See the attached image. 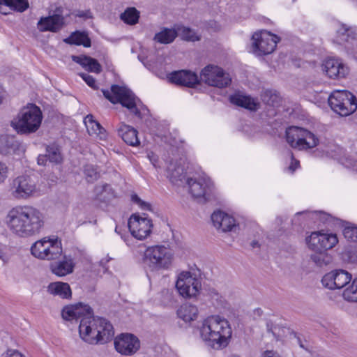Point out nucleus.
I'll return each mask as SVG.
<instances>
[{
  "label": "nucleus",
  "instance_id": "052dcab7",
  "mask_svg": "<svg viewBox=\"0 0 357 357\" xmlns=\"http://www.w3.org/2000/svg\"><path fill=\"white\" fill-rule=\"evenodd\" d=\"M297 339H298V344H299L300 347H302V348H304V345H303V343L301 342V339H300L299 337H298Z\"/></svg>",
  "mask_w": 357,
  "mask_h": 357
},
{
  "label": "nucleus",
  "instance_id": "13d9d810",
  "mask_svg": "<svg viewBox=\"0 0 357 357\" xmlns=\"http://www.w3.org/2000/svg\"><path fill=\"white\" fill-rule=\"evenodd\" d=\"M251 246L252 248H257V247H259V244L257 241H253L252 243H251Z\"/></svg>",
  "mask_w": 357,
  "mask_h": 357
},
{
  "label": "nucleus",
  "instance_id": "2f4dec72",
  "mask_svg": "<svg viewBox=\"0 0 357 357\" xmlns=\"http://www.w3.org/2000/svg\"><path fill=\"white\" fill-rule=\"evenodd\" d=\"M63 42L69 45H83L85 47H89L91 45V40L87 33L84 31H76L65 38Z\"/></svg>",
  "mask_w": 357,
  "mask_h": 357
},
{
  "label": "nucleus",
  "instance_id": "c85d7f7f",
  "mask_svg": "<svg viewBox=\"0 0 357 357\" xmlns=\"http://www.w3.org/2000/svg\"><path fill=\"white\" fill-rule=\"evenodd\" d=\"M72 60L79 63L89 72L98 74L102 71V67L99 62L89 56H72Z\"/></svg>",
  "mask_w": 357,
  "mask_h": 357
},
{
  "label": "nucleus",
  "instance_id": "a19ab883",
  "mask_svg": "<svg viewBox=\"0 0 357 357\" xmlns=\"http://www.w3.org/2000/svg\"><path fill=\"white\" fill-rule=\"evenodd\" d=\"M261 99L266 105L273 107L278 106L281 101L280 96L271 90L266 91L261 96Z\"/></svg>",
  "mask_w": 357,
  "mask_h": 357
},
{
  "label": "nucleus",
  "instance_id": "c03bdc74",
  "mask_svg": "<svg viewBox=\"0 0 357 357\" xmlns=\"http://www.w3.org/2000/svg\"><path fill=\"white\" fill-rule=\"evenodd\" d=\"M84 174L89 183H93L99 178V173L93 165H86L84 167Z\"/></svg>",
  "mask_w": 357,
  "mask_h": 357
},
{
  "label": "nucleus",
  "instance_id": "49530a36",
  "mask_svg": "<svg viewBox=\"0 0 357 357\" xmlns=\"http://www.w3.org/2000/svg\"><path fill=\"white\" fill-rule=\"evenodd\" d=\"M131 200L136 204H137L140 208L142 210H145V211H151V205L148 203V202H146L143 200H142L136 194H134V195H132L131 196Z\"/></svg>",
  "mask_w": 357,
  "mask_h": 357
},
{
  "label": "nucleus",
  "instance_id": "f03ea898",
  "mask_svg": "<svg viewBox=\"0 0 357 357\" xmlns=\"http://www.w3.org/2000/svg\"><path fill=\"white\" fill-rule=\"evenodd\" d=\"M6 218L9 230L21 238L38 235L44 229L45 222L44 214L29 205L13 208Z\"/></svg>",
  "mask_w": 357,
  "mask_h": 357
},
{
  "label": "nucleus",
  "instance_id": "e2e57ef3",
  "mask_svg": "<svg viewBox=\"0 0 357 357\" xmlns=\"http://www.w3.org/2000/svg\"><path fill=\"white\" fill-rule=\"evenodd\" d=\"M150 160L151 161V162L153 163V165L154 166H155V160H152L151 158H150Z\"/></svg>",
  "mask_w": 357,
  "mask_h": 357
},
{
  "label": "nucleus",
  "instance_id": "f8f14e48",
  "mask_svg": "<svg viewBox=\"0 0 357 357\" xmlns=\"http://www.w3.org/2000/svg\"><path fill=\"white\" fill-rule=\"evenodd\" d=\"M201 287L200 280L189 271L181 272L176 282L178 291L184 298L195 297L199 293Z\"/></svg>",
  "mask_w": 357,
  "mask_h": 357
},
{
  "label": "nucleus",
  "instance_id": "a211bd4d",
  "mask_svg": "<svg viewBox=\"0 0 357 357\" xmlns=\"http://www.w3.org/2000/svg\"><path fill=\"white\" fill-rule=\"evenodd\" d=\"M187 183L189 186L190 192L193 197L202 199L204 202L208 199V196L213 186L210 178L206 177L190 178H188Z\"/></svg>",
  "mask_w": 357,
  "mask_h": 357
},
{
  "label": "nucleus",
  "instance_id": "c9c22d12",
  "mask_svg": "<svg viewBox=\"0 0 357 357\" xmlns=\"http://www.w3.org/2000/svg\"><path fill=\"white\" fill-rule=\"evenodd\" d=\"M96 198L106 202L115 197V192L110 185L105 183L101 185H96L94 189Z\"/></svg>",
  "mask_w": 357,
  "mask_h": 357
},
{
  "label": "nucleus",
  "instance_id": "aec40b11",
  "mask_svg": "<svg viewBox=\"0 0 357 357\" xmlns=\"http://www.w3.org/2000/svg\"><path fill=\"white\" fill-rule=\"evenodd\" d=\"M59 165L63 161V155L61 146L54 142L50 144L45 147V153L38 156L37 162L39 165H46L47 162Z\"/></svg>",
  "mask_w": 357,
  "mask_h": 357
},
{
  "label": "nucleus",
  "instance_id": "4c0bfd02",
  "mask_svg": "<svg viewBox=\"0 0 357 357\" xmlns=\"http://www.w3.org/2000/svg\"><path fill=\"white\" fill-rule=\"evenodd\" d=\"M310 259L316 266L323 267L332 261V257L327 251H317L311 255Z\"/></svg>",
  "mask_w": 357,
  "mask_h": 357
},
{
  "label": "nucleus",
  "instance_id": "72a5a7b5",
  "mask_svg": "<svg viewBox=\"0 0 357 357\" xmlns=\"http://www.w3.org/2000/svg\"><path fill=\"white\" fill-rule=\"evenodd\" d=\"M179 318L185 322H190L195 320L198 314V309L195 305L191 304H183L177 311Z\"/></svg>",
  "mask_w": 357,
  "mask_h": 357
},
{
  "label": "nucleus",
  "instance_id": "6e6d98bb",
  "mask_svg": "<svg viewBox=\"0 0 357 357\" xmlns=\"http://www.w3.org/2000/svg\"><path fill=\"white\" fill-rule=\"evenodd\" d=\"M3 247L2 244H0V259H3L5 256Z\"/></svg>",
  "mask_w": 357,
  "mask_h": 357
},
{
  "label": "nucleus",
  "instance_id": "58836bf2",
  "mask_svg": "<svg viewBox=\"0 0 357 357\" xmlns=\"http://www.w3.org/2000/svg\"><path fill=\"white\" fill-rule=\"evenodd\" d=\"M48 238L49 237H44L42 239L36 241L31 245V253L33 256L39 259H43Z\"/></svg>",
  "mask_w": 357,
  "mask_h": 357
},
{
  "label": "nucleus",
  "instance_id": "4468645a",
  "mask_svg": "<svg viewBox=\"0 0 357 357\" xmlns=\"http://www.w3.org/2000/svg\"><path fill=\"white\" fill-rule=\"evenodd\" d=\"M309 249L314 252L327 251L332 249L338 242L335 234L314 231L305 238Z\"/></svg>",
  "mask_w": 357,
  "mask_h": 357
},
{
  "label": "nucleus",
  "instance_id": "b1692460",
  "mask_svg": "<svg viewBox=\"0 0 357 357\" xmlns=\"http://www.w3.org/2000/svg\"><path fill=\"white\" fill-rule=\"evenodd\" d=\"M119 136L128 145L137 146L140 144L139 139L137 137L138 132L133 127L121 123L117 128Z\"/></svg>",
  "mask_w": 357,
  "mask_h": 357
},
{
  "label": "nucleus",
  "instance_id": "7ed1b4c3",
  "mask_svg": "<svg viewBox=\"0 0 357 357\" xmlns=\"http://www.w3.org/2000/svg\"><path fill=\"white\" fill-rule=\"evenodd\" d=\"M199 333L208 346L218 350L229 344L232 330L227 319L219 316H211L204 320L199 327Z\"/></svg>",
  "mask_w": 357,
  "mask_h": 357
},
{
  "label": "nucleus",
  "instance_id": "473e14b6",
  "mask_svg": "<svg viewBox=\"0 0 357 357\" xmlns=\"http://www.w3.org/2000/svg\"><path fill=\"white\" fill-rule=\"evenodd\" d=\"M3 6L22 13L29 8V2L27 0H0V13L6 15L7 12L2 10Z\"/></svg>",
  "mask_w": 357,
  "mask_h": 357
},
{
  "label": "nucleus",
  "instance_id": "603ef678",
  "mask_svg": "<svg viewBox=\"0 0 357 357\" xmlns=\"http://www.w3.org/2000/svg\"><path fill=\"white\" fill-rule=\"evenodd\" d=\"M261 357H281L280 354L274 350H266L261 354Z\"/></svg>",
  "mask_w": 357,
  "mask_h": 357
},
{
  "label": "nucleus",
  "instance_id": "ea45409f",
  "mask_svg": "<svg viewBox=\"0 0 357 357\" xmlns=\"http://www.w3.org/2000/svg\"><path fill=\"white\" fill-rule=\"evenodd\" d=\"M167 173L172 182L181 181L184 178L183 167L174 164L172 162L167 166Z\"/></svg>",
  "mask_w": 357,
  "mask_h": 357
},
{
  "label": "nucleus",
  "instance_id": "f704fd0d",
  "mask_svg": "<svg viewBox=\"0 0 357 357\" xmlns=\"http://www.w3.org/2000/svg\"><path fill=\"white\" fill-rule=\"evenodd\" d=\"M178 36L175 29L162 28L161 31L155 34L153 40L160 44H169L172 43Z\"/></svg>",
  "mask_w": 357,
  "mask_h": 357
},
{
  "label": "nucleus",
  "instance_id": "680f3d73",
  "mask_svg": "<svg viewBox=\"0 0 357 357\" xmlns=\"http://www.w3.org/2000/svg\"><path fill=\"white\" fill-rule=\"evenodd\" d=\"M107 261H109V259H107V260L105 261V262L104 261V259H102V260L100 261V264H101V265H104V264H105V263H107Z\"/></svg>",
  "mask_w": 357,
  "mask_h": 357
},
{
  "label": "nucleus",
  "instance_id": "864d4df0",
  "mask_svg": "<svg viewBox=\"0 0 357 357\" xmlns=\"http://www.w3.org/2000/svg\"><path fill=\"white\" fill-rule=\"evenodd\" d=\"M291 165H289V169L292 171V172H294L298 167V165H299V161L298 160H294V156H293V154L291 153Z\"/></svg>",
  "mask_w": 357,
  "mask_h": 357
},
{
  "label": "nucleus",
  "instance_id": "ddd939ff",
  "mask_svg": "<svg viewBox=\"0 0 357 357\" xmlns=\"http://www.w3.org/2000/svg\"><path fill=\"white\" fill-rule=\"evenodd\" d=\"M37 192L34 181L28 176H20L13 181L10 194L17 199H27Z\"/></svg>",
  "mask_w": 357,
  "mask_h": 357
},
{
  "label": "nucleus",
  "instance_id": "9b49d317",
  "mask_svg": "<svg viewBox=\"0 0 357 357\" xmlns=\"http://www.w3.org/2000/svg\"><path fill=\"white\" fill-rule=\"evenodd\" d=\"M336 42L344 45L347 52L357 59V26L341 23L336 31Z\"/></svg>",
  "mask_w": 357,
  "mask_h": 357
},
{
  "label": "nucleus",
  "instance_id": "a878e982",
  "mask_svg": "<svg viewBox=\"0 0 357 357\" xmlns=\"http://www.w3.org/2000/svg\"><path fill=\"white\" fill-rule=\"evenodd\" d=\"M75 263L70 256L64 255L62 260L52 263L50 266L52 272L57 276L62 277L73 272Z\"/></svg>",
  "mask_w": 357,
  "mask_h": 357
},
{
  "label": "nucleus",
  "instance_id": "6ab92c4d",
  "mask_svg": "<svg viewBox=\"0 0 357 357\" xmlns=\"http://www.w3.org/2000/svg\"><path fill=\"white\" fill-rule=\"evenodd\" d=\"M168 79L172 83L187 87H194L199 84L197 75L195 73L185 70L171 73Z\"/></svg>",
  "mask_w": 357,
  "mask_h": 357
},
{
  "label": "nucleus",
  "instance_id": "6e6552de",
  "mask_svg": "<svg viewBox=\"0 0 357 357\" xmlns=\"http://www.w3.org/2000/svg\"><path fill=\"white\" fill-rule=\"evenodd\" d=\"M286 139L292 148L299 150L312 149L319 144V139L314 133L296 126L286 130Z\"/></svg>",
  "mask_w": 357,
  "mask_h": 357
},
{
  "label": "nucleus",
  "instance_id": "a18cd8bd",
  "mask_svg": "<svg viewBox=\"0 0 357 357\" xmlns=\"http://www.w3.org/2000/svg\"><path fill=\"white\" fill-rule=\"evenodd\" d=\"M343 234L348 241L357 242V227H346L343 230Z\"/></svg>",
  "mask_w": 357,
  "mask_h": 357
},
{
  "label": "nucleus",
  "instance_id": "bb28decb",
  "mask_svg": "<svg viewBox=\"0 0 357 357\" xmlns=\"http://www.w3.org/2000/svg\"><path fill=\"white\" fill-rule=\"evenodd\" d=\"M22 145L14 136L4 135L0 136V153L8 155L21 151Z\"/></svg>",
  "mask_w": 357,
  "mask_h": 357
},
{
  "label": "nucleus",
  "instance_id": "5fc2aeb1",
  "mask_svg": "<svg viewBox=\"0 0 357 357\" xmlns=\"http://www.w3.org/2000/svg\"><path fill=\"white\" fill-rule=\"evenodd\" d=\"M77 15L79 17H84L86 19H89L92 17L91 13L89 10L81 11Z\"/></svg>",
  "mask_w": 357,
  "mask_h": 357
},
{
  "label": "nucleus",
  "instance_id": "cd10ccee",
  "mask_svg": "<svg viewBox=\"0 0 357 357\" xmlns=\"http://www.w3.org/2000/svg\"><path fill=\"white\" fill-rule=\"evenodd\" d=\"M45 249L46 250L43 260H54L59 259L63 253L61 242L57 238H52L49 237Z\"/></svg>",
  "mask_w": 357,
  "mask_h": 357
},
{
  "label": "nucleus",
  "instance_id": "4be33fe9",
  "mask_svg": "<svg viewBox=\"0 0 357 357\" xmlns=\"http://www.w3.org/2000/svg\"><path fill=\"white\" fill-rule=\"evenodd\" d=\"M323 68L330 78L344 77L349 73L348 67L338 59H327L323 64Z\"/></svg>",
  "mask_w": 357,
  "mask_h": 357
},
{
  "label": "nucleus",
  "instance_id": "39448f33",
  "mask_svg": "<svg viewBox=\"0 0 357 357\" xmlns=\"http://www.w3.org/2000/svg\"><path fill=\"white\" fill-rule=\"evenodd\" d=\"M42 119L43 114L40 107L31 104L20 111L17 117L11 121V126L17 133H33L40 128Z\"/></svg>",
  "mask_w": 357,
  "mask_h": 357
},
{
  "label": "nucleus",
  "instance_id": "4d7b16f0",
  "mask_svg": "<svg viewBox=\"0 0 357 357\" xmlns=\"http://www.w3.org/2000/svg\"><path fill=\"white\" fill-rule=\"evenodd\" d=\"M3 94H4L3 89L0 86V105L2 102V99H3Z\"/></svg>",
  "mask_w": 357,
  "mask_h": 357
},
{
  "label": "nucleus",
  "instance_id": "5701e85b",
  "mask_svg": "<svg viewBox=\"0 0 357 357\" xmlns=\"http://www.w3.org/2000/svg\"><path fill=\"white\" fill-rule=\"evenodd\" d=\"M211 220L214 227L223 232L231 231L236 227L235 219L221 211L213 212Z\"/></svg>",
  "mask_w": 357,
  "mask_h": 357
},
{
  "label": "nucleus",
  "instance_id": "1a4fd4ad",
  "mask_svg": "<svg viewBox=\"0 0 357 357\" xmlns=\"http://www.w3.org/2000/svg\"><path fill=\"white\" fill-rule=\"evenodd\" d=\"M200 79L206 84L218 88H225L231 82L229 75L218 66L209 64L200 73Z\"/></svg>",
  "mask_w": 357,
  "mask_h": 357
},
{
  "label": "nucleus",
  "instance_id": "7c9ffc66",
  "mask_svg": "<svg viewBox=\"0 0 357 357\" xmlns=\"http://www.w3.org/2000/svg\"><path fill=\"white\" fill-rule=\"evenodd\" d=\"M87 131L90 135L98 136L100 139H105L107 136L105 128L93 119L92 114H88L84 120Z\"/></svg>",
  "mask_w": 357,
  "mask_h": 357
},
{
  "label": "nucleus",
  "instance_id": "2eb2a0df",
  "mask_svg": "<svg viewBox=\"0 0 357 357\" xmlns=\"http://www.w3.org/2000/svg\"><path fill=\"white\" fill-rule=\"evenodd\" d=\"M128 226L132 236L139 240H144L151 233L152 220L147 217L132 215L128 220Z\"/></svg>",
  "mask_w": 357,
  "mask_h": 357
},
{
  "label": "nucleus",
  "instance_id": "9d476101",
  "mask_svg": "<svg viewBox=\"0 0 357 357\" xmlns=\"http://www.w3.org/2000/svg\"><path fill=\"white\" fill-rule=\"evenodd\" d=\"M252 52L257 56L266 55L272 53L280 38L268 31L256 32L252 35Z\"/></svg>",
  "mask_w": 357,
  "mask_h": 357
},
{
  "label": "nucleus",
  "instance_id": "e433bc0d",
  "mask_svg": "<svg viewBox=\"0 0 357 357\" xmlns=\"http://www.w3.org/2000/svg\"><path fill=\"white\" fill-rule=\"evenodd\" d=\"M139 12L135 7L127 8L120 15V19L126 24L135 25L138 23Z\"/></svg>",
  "mask_w": 357,
  "mask_h": 357
},
{
  "label": "nucleus",
  "instance_id": "3c124183",
  "mask_svg": "<svg viewBox=\"0 0 357 357\" xmlns=\"http://www.w3.org/2000/svg\"><path fill=\"white\" fill-rule=\"evenodd\" d=\"M315 215L319 216L320 221H321L323 223L328 222L330 220V219L331 218V216L329 214L323 213L321 211L316 212Z\"/></svg>",
  "mask_w": 357,
  "mask_h": 357
},
{
  "label": "nucleus",
  "instance_id": "37998d69",
  "mask_svg": "<svg viewBox=\"0 0 357 357\" xmlns=\"http://www.w3.org/2000/svg\"><path fill=\"white\" fill-rule=\"evenodd\" d=\"M343 296L347 301L357 302V278L353 280L352 284L344 291Z\"/></svg>",
  "mask_w": 357,
  "mask_h": 357
},
{
  "label": "nucleus",
  "instance_id": "09e8293b",
  "mask_svg": "<svg viewBox=\"0 0 357 357\" xmlns=\"http://www.w3.org/2000/svg\"><path fill=\"white\" fill-rule=\"evenodd\" d=\"M1 357H26L16 349H9L1 354Z\"/></svg>",
  "mask_w": 357,
  "mask_h": 357
},
{
  "label": "nucleus",
  "instance_id": "423d86ee",
  "mask_svg": "<svg viewBox=\"0 0 357 357\" xmlns=\"http://www.w3.org/2000/svg\"><path fill=\"white\" fill-rule=\"evenodd\" d=\"M328 100L331 109L342 116H347L357 109L356 96L346 90L333 91Z\"/></svg>",
  "mask_w": 357,
  "mask_h": 357
},
{
  "label": "nucleus",
  "instance_id": "8fccbe9b",
  "mask_svg": "<svg viewBox=\"0 0 357 357\" xmlns=\"http://www.w3.org/2000/svg\"><path fill=\"white\" fill-rule=\"evenodd\" d=\"M8 168L6 164L0 162V184L7 178Z\"/></svg>",
  "mask_w": 357,
  "mask_h": 357
},
{
  "label": "nucleus",
  "instance_id": "79ce46f5",
  "mask_svg": "<svg viewBox=\"0 0 357 357\" xmlns=\"http://www.w3.org/2000/svg\"><path fill=\"white\" fill-rule=\"evenodd\" d=\"M177 33L180 34L181 38L185 40L197 41L199 40L196 33L188 27L180 26L178 28Z\"/></svg>",
  "mask_w": 357,
  "mask_h": 357
},
{
  "label": "nucleus",
  "instance_id": "393cba45",
  "mask_svg": "<svg viewBox=\"0 0 357 357\" xmlns=\"http://www.w3.org/2000/svg\"><path fill=\"white\" fill-rule=\"evenodd\" d=\"M229 101L236 106L243 107L250 111H257L259 108V102L257 99L239 93L231 95L229 96Z\"/></svg>",
  "mask_w": 357,
  "mask_h": 357
},
{
  "label": "nucleus",
  "instance_id": "f257e3e1",
  "mask_svg": "<svg viewBox=\"0 0 357 357\" xmlns=\"http://www.w3.org/2000/svg\"><path fill=\"white\" fill-rule=\"evenodd\" d=\"M62 318L66 321L81 319L79 333L81 338L91 344H105L112 340L114 331L112 324L106 319L94 317L92 308L79 303L66 305L61 311Z\"/></svg>",
  "mask_w": 357,
  "mask_h": 357
},
{
  "label": "nucleus",
  "instance_id": "c756f323",
  "mask_svg": "<svg viewBox=\"0 0 357 357\" xmlns=\"http://www.w3.org/2000/svg\"><path fill=\"white\" fill-rule=\"evenodd\" d=\"M47 291L53 295L58 296L63 299H69L72 296V291L69 284L63 282H51L47 287Z\"/></svg>",
  "mask_w": 357,
  "mask_h": 357
},
{
  "label": "nucleus",
  "instance_id": "dca6fc26",
  "mask_svg": "<svg viewBox=\"0 0 357 357\" xmlns=\"http://www.w3.org/2000/svg\"><path fill=\"white\" fill-rule=\"evenodd\" d=\"M114 347L121 354L131 356L139 349L140 342L133 334L122 333L115 338Z\"/></svg>",
  "mask_w": 357,
  "mask_h": 357
},
{
  "label": "nucleus",
  "instance_id": "bf43d9fd",
  "mask_svg": "<svg viewBox=\"0 0 357 357\" xmlns=\"http://www.w3.org/2000/svg\"><path fill=\"white\" fill-rule=\"evenodd\" d=\"M297 339H298V344H299L300 347H302V348H304V345H303V343L301 342V339H300L299 337H298Z\"/></svg>",
  "mask_w": 357,
  "mask_h": 357
},
{
  "label": "nucleus",
  "instance_id": "de8ad7c7",
  "mask_svg": "<svg viewBox=\"0 0 357 357\" xmlns=\"http://www.w3.org/2000/svg\"><path fill=\"white\" fill-rule=\"evenodd\" d=\"M79 75L83 79V80L89 86L93 89H98V86L96 84V80L93 76L85 73H81L79 74Z\"/></svg>",
  "mask_w": 357,
  "mask_h": 357
},
{
  "label": "nucleus",
  "instance_id": "20e7f679",
  "mask_svg": "<svg viewBox=\"0 0 357 357\" xmlns=\"http://www.w3.org/2000/svg\"><path fill=\"white\" fill-rule=\"evenodd\" d=\"M102 91L105 98L112 103H121L123 107H126L131 114L139 119H142L149 114L147 107L127 88L112 85L111 91L108 90Z\"/></svg>",
  "mask_w": 357,
  "mask_h": 357
},
{
  "label": "nucleus",
  "instance_id": "f3484780",
  "mask_svg": "<svg viewBox=\"0 0 357 357\" xmlns=\"http://www.w3.org/2000/svg\"><path fill=\"white\" fill-rule=\"evenodd\" d=\"M352 276L347 271L342 269L332 271L322 278V284L330 289H342L351 280Z\"/></svg>",
  "mask_w": 357,
  "mask_h": 357
},
{
  "label": "nucleus",
  "instance_id": "0eeeda50",
  "mask_svg": "<svg viewBox=\"0 0 357 357\" xmlns=\"http://www.w3.org/2000/svg\"><path fill=\"white\" fill-rule=\"evenodd\" d=\"M172 255L164 245L149 247L144 252L143 261L151 271L167 269L172 264Z\"/></svg>",
  "mask_w": 357,
  "mask_h": 357
},
{
  "label": "nucleus",
  "instance_id": "412c9836",
  "mask_svg": "<svg viewBox=\"0 0 357 357\" xmlns=\"http://www.w3.org/2000/svg\"><path fill=\"white\" fill-rule=\"evenodd\" d=\"M64 25V17L59 14L42 17L37 23V28L40 32L50 31L56 33Z\"/></svg>",
  "mask_w": 357,
  "mask_h": 357
}]
</instances>
